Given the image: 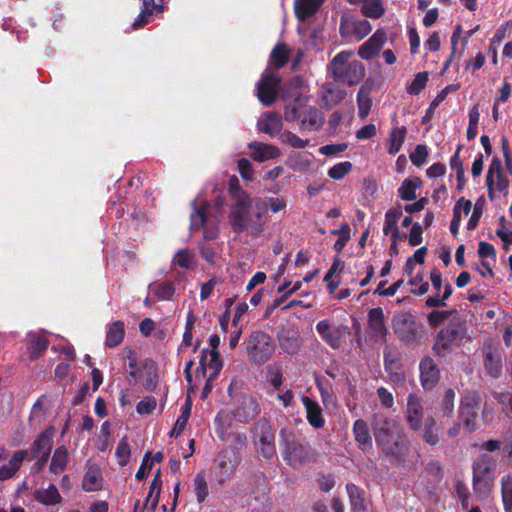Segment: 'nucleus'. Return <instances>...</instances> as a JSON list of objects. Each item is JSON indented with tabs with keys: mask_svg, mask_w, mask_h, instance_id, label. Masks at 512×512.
<instances>
[{
	"mask_svg": "<svg viewBox=\"0 0 512 512\" xmlns=\"http://www.w3.org/2000/svg\"><path fill=\"white\" fill-rule=\"evenodd\" d=\"M217 462L222 474L228 477L240 463V457L234 449H226L219 454Z\"/></svg>",
	"mask_w": 512,
	"mask_h": 512,
	"instance_id": "obj_28",
	"label": "nucleus"
},
{
	"mask_svg": "<svg viewBox=\"0 0 512 512\" xmlns=\"http://www.w3.org/2000/svg\"><path fill=\"white\" fill-rule=\"evenodd\" d=\"M154 294L161 300H168L174 294L172 283L166 282L155 286Z\"/></svg>",
	"mask_w": 512,
	"mask_h": 512,
	"instance_id": "obj_64",
	"label": "nucleus"
},
{
	"mask_svg": "<svg viewBox=\"0 0 512 512\" xmlns=\"http://www.w3.org/2000/svg\"><path fill=\"white\" fill-rule=\"evenodd\" d=\"M161 486L162 480L160 477V471H158L150 484L149 493L145 499V506L150 505L151 511H154L158 505Z\"/></svg>",
	"mask_w": 512,
	"mask_h": 512,
	"instance_id": "obj_42",
	"label": "nucleus"
},
{
	"mask_svg": "<svg viewBox=\"0 0 512 512\" xmlns=\"http://www.w3.org/2000/svg\"><path fill=\"white\" fill-rule=\"evenodd\" d=\"M280 77L276 70L268 66L257 83V97L265 105H271L277 98Z\"/></svg>",
	"mask_w": 512,
	"mask_h": 512,
	"instance_id": "obj_13",
	"label": "nucleus"
},
{
	"mask_svg": "<svg viewBox=\"0 0 512 512\" xmlns=\"http://www.w3.org/2000/svg\"><path fill=\"white\" fill-rule=\"evenodd\" d=\"M472 209V202L470 200L461 197L453 208V217L450 222V232L455 237L458 234L459 227L462 220V212L468 215Z\"/></svg>",
	"mask_w": 512,
	"mask_h": 512,
	"instance_id": "obj_29",
	"label": "nucleus"
},
{
	"mask_svg": "<svg viewBox=\"0 0 512 512\" xmlns=\"http://www.w3.org/2000/svg\"><path fill=\"white\" fill-rule=\"evenodd\" d=\"M429 80V74L426 71L419 72L415 75L412 83L407 87V92L410 95H419L425 89Z\"/></svg>",
	"mask_w": 512,
	"mask_h": 512,
	"instance_id": "obj_53",
	"label": "nucleus"
},
{
	"mask_svg": "<svg viewBox=\"0 0 512 512\" xmlns=\"http://www.w3.org/2000/svg\"><path fill=\"white\" fill-rule=\"evenodd\" d=\"M254 207L255 212L252 213V198L249 193L237 195L236 203L231 205L228 215V224L233 232H246L256 237L264 231L267 224L266 207L262 201H257Z\"/></svg>",
	"mask_w": 512,
	"mask_h": 512,
	"instance_id": "obj_1",
	"label": "nucleus"
},
{
	"mask_svg": "<svg viewBox=\"0 0 512 512\" xmlns=\"http://www.w3.org/2000/svg\"><path fill=\"white\" fill-rule=\"evenodd\" d=\"M361 14L367 18L379 19L385 14L382 0H368L360 5Z\"/></svg>",
	"mask_w": 512,
	"mask_h": 512,
	"instance_id": "obj_41",
	"label": "nucleus"
},
{
	"mask_svg": "<svg viewBox=\"0 0 512 512\" xmlns=\"http://www.w3.org/2000/svg\"><path fill=\"white\" fill-rule=\"evenodd\" d=\"M299 347L300 343L297 337L282 338L280 340V348L290 355L297 353Z\"/></svg>",
	"mask_w": 512,
	"mask_h": 512,
	"instance_id": "obj_63",
	"label": "nucleus"
},
{
	"mask_svg": "<svg viewBox=\"0 0 512 512\" xmlns=\"http://www.w3.org/2000/svg\"><path fill=\"white\" fill-rule=\"evenodd\" d=\"M407 136V128L405 126L396 127L391 130L388 139V153L390 155L397 154Z\"/></svg>",
	"mask_w": 512,
	"mask_h": 512,
	"instance_id": "obj_36",
	"label": "nucleus"
},
{
	"mask_svg": "<svg viewBox=\"0 0 512 512\" xmlns=\"http://www.w3.org/2000/svg\"><path fill=\"white\" fill-rule=\"evenodd\" d=\"M486 180L495 182L498 192L505 195L508 193L510 182L504 173L502 161L499 157L492 158L486 173Z\"/></svg>",
	"mask_w": 512,
	"mask_h": 512,
	"instance_id": "obj_19",
	"label": "nucleus"
},
{
	"mask_svg": "<svg viewBox=\"0 0 512 512\" xmlns=\"http://www.w3.org/2000/svg\"><path fill=\"white\" fill-rule=\"evenodd\" d=\"M232 413L228 410H221L216 418V432L222 440H226L229 435V430L232 425Z\"/></svg>",
	"mask_w": 512,
	"mask_h": 512,
	"instance_id": "obj_39",
	"label": "nucleus"
},
{
	"mask_svg": "<svg viewBox=\"0 0 512 512\" xmlns=\"http://www.w3.org/2000/svg\"><path fill=\"white\" fill-rule=\"evenodd\" d=\"M496 463L489 454L480 455L472 465V486L474 494L480 498H487L494 487Z\"/></svg>",
	"mask_w": 512,
	"mask_h": 512,
	"instance_id": "obj_3",
	"label": "nucleus"
},
{
	"mask_svg": "<svg viewBox=\"0 0 512 512\" xmlns=\"http://www.w3.org/2000/svg\"><path fill=\"white\" fill-rule=\"evenodd\" d=\"M392 325L395 335L406 346H415L423 338L424 325L409 312L395 315Z\"/></svg>",
	"mask_w": 512,
	"mask_h": 512,
	"instance_id": "obj_4",
	"label": "nucleus"
},
{
	"mask_svg": "<svg viewBox=\"0 0 512 512\" xmlns=\"http://www.w3.org/2000/svg\"><path fill=\"white\" fill-rule=\"evenodd\" d=\"M482 405V397L478 391H468L462 396L459 416L468 432L477 428V418Z\"/></svg>",
	"mask_w": 512,
	"mask_h": 512,
	"instance_id": "obj_9",
	"label": "nucleus"
},
{
	"mask_svg": "<svg viewBox=\"0 0 512 512\" xmlns=\"http://www.w3.org/2000/svg\"><path fill=\"white\" fill-rule=\"evenodd\" d=\"M402 214V209L399 206L393 207L385 213V221L383 226V233L385 235H389L391 230L397 227V223L401 218Z\"/></svg>",
	"mask_w": 512,
	"mask_h": 512,
	"instance_id": "obj_52",
	"label": "nucleus"
},
{
	"mask_svg": "<svg viewBox=\"0 0 512 512\" xmlns=\"http://www.w3.org/2000/svg\"><path fill=\"white\" fill-rule=\"evenodd\" d=\"M428 157V148L424 144H418L414 152L410 154V160L413 165L420 167L423 165Z\"/></svg>",
	"mask_w": 512,
	"mask_h": 512,
	"instance_id": "obj_59",
	"label": "nucleus"
},
{
	"mask_svg": "<svg viewBox=\"0 0 512 512\" xmlns=\"http://www.w3.org/2000/svg\"><path fill=\"white\" fill-rule=\"evenodd\" d=\"M372 426L376 443L382 448L383 452L397 463L403 462L407 446L400 434L397 422L384 414L376 413L373 416Z\"/></svg>",
	"mask_w": 512,
	"mask_h": 512,
	"instance_id": "obj_2",
	"label": "nucleus"
},
{
	"mask_svg": "<svg viewBox=\"0 0 512 512\" xmlns=\"http://www.w3.org/2000/svg\"><path fill=\"white\" fill-rule=\"evenodd\" d=\"M501 496L505 512H512V476L510 474L501 478Z\"/></svg>",
	"mask_w": 512,
	"mask_h": 512,
	"instance_id": "obj_45",
	"label": "nucleus"
},
{
	"mask_svg": "<svg viewBox=\"0 0 512 512\" xmlns=\"http://www.w3.org/2000/svg\"><path fill=\"white\" fill-rule=\"evenodd\" d=\"M456 310H434L428 314L427 320L431 327L443 324Z\"/></svg>",
	"mask_w": 512,
	"mask_h": 512,
	"instance_id": "obj_56",
	"label": "nucleus"
},
{
	"mask_svg": "<svg viewBox=\"0 0 512 512\" xmlns=\"http://www.w3.org/2000/svg\"><path fill=\"white\" fill-rule=\"evenodd\" d=\"M124 323L115 321L108 326L106 334V345L108 347L118 346L124 338Z\"/></svg>",
	"mask_w": 512,
	"mask_h": 512,
	"instance_id": "obj_40",
	"label": "nucleus"
},
{
	"mask_svg": "<svg viewBox=\"0 0 512 512\" xmlns=\"http://www.w3.org/2000/svg\"><path fill=\"white\" fill-rule=\"evenodd\" d=\"M420 381L425 390L433 389L440 380V369L434 360L425 356L419 363Z\"/></svg>",
	"mask_w": 512,
	"mask_h": 512,
	"instance_id": "obj_18",
	"label": "nucleus"
},
{
	"mask_svg": "<svg viewBox=\"0 0 512 512\" xmlns=\"http://www.w3.org/2000/svg\"><path fill=\"white\" fill-rule=\"evenodd\" d=\"M274 351L275 346L269 335L260 331L251 334L247 353L252 362L261 365L273 355Z\"/></svg>",
	"mask_w": 512,
	"mask_h": 512,
	"instance_id": "obj_10",
	"label": "nucleus"
},
{
	"mask_svg": "<svg viewBox=\"0 0 512 512\" xmlns=\"http://www.w3.org/2000/svg\"><path fill=\"white\" fill-rule=\"evenodd\" d=\"M263 204L265 205L266 209L269 208L272 213L284 212L287 207L286 200L279 197H269L267 198L266 204Z\"/></svg>",
	"mask_w": 512,
	"mask_h": 512,
	"instance_id": "obj_61",
	"label": "nucleus"
},
{
	"mask_svg": "<svg viewBox=\"0 0 512 512\" xmlns=\"http://www.w3.org/2000/svg\"><path fill=\"white\" fill-rule=\"evenodd\" d=\"M194 493L196 495L198 503H203L208 495L209 488L208 483L203 473H197L194 477Z\"/></svg>",
	"mask_w": 512,
	"mask_h": 512,
	"instance_id": "obj_49",
	"label": "nucleus"
},
{
	"mask_svg": "<svg viewBox=\"0 0 512 512\" xmlns=\"http://www.w3.org/2000/svg\"><path fill=\"white\" fill-rule=\"evenodd\" d=\"M421 184L422 181L417 177L415 179H405L398 189V196L404 201L415 200L416 190L420 188Z\"/></svg>",
	"mask_w": 512,
	"mask_h": 512,
	"instance_id": "obj_38",
	"label": "nucleus"
},
{
	"mask_svg": "<svg viewBox=\"0 0 512 512\" xmlns=\"http://www.w3.org/2000/svg\"><path fill=\"white\" fill-rule=\"evenodd\" d=\"M455 396L456 394L453 389L449 388L445 391L439 404V411L442 417L451 418L453 416Z\"/></svg>",
	"mask_w": 512,
	"mask_h": 512,
	"instance_id": "obj_48",
	"label": "nucleus"
},
{
	"mask_svg": "<svg viewBox=\"0 0 512 512\" xmlns=\"http://www.w3.org/2000/svg\"><path fill=\"white\" fill-rule=\"evenodd\" d=\"M344 98V92L337 86L329 84L321 91V106L331 108L333 105L338 104Z\"/></svg>",
	"mask_w": 512,
	"mask_h": 512,
	"instance_id": "obj_34",
	"label": "nucleus"
},
{
	"mask_svg": "<svg viewBox=\"0 0 512 512\" xmlns=\"http://www.w3.org/2000/svg\"><path fill=\"white\" fill-rule=\"evenodd\" d=\"M369 324L373 331L383 334L386 331L384 324V314L381 308H372L368 314Z\"/></svg>",
	"mask_w": 512,
	"mask_h": 512,
	"instance_id": "obj_51",
	"label": "nucleus"
},
{
	"mask_svg": "<svg viewBox=\"0 0 512 512\" xmlns=\"http://www.w3.org/2000/svg\"><path fill=\"white\" fill-rule=\"evenodd\" d=\"M29 456L28 450H18L9 459L8 463L0 466V481L13 478L19 471L23 461Z\"/></svg>",
	"mask_w": 512,
	"mask_h": 512,
	"instance_id": "obj_23",
	"label": "nucleus"
},
{
	"mask_svg": "<svg viewBox=\"0 0 512 512\" xmlns=\"http://www.w3.org/2000/svg\"><path fill=\"white\" fill-rule=\"evenodd\" d=\"M258 130L269 136H276L282 130V118L275 112L262 114L257 122Z\"/></svg>",
	"mask_w": 512,
	"mask_h": 512,
	"instance_id": "obj_22",
	"label": "nucleus"
},
{
	"mask_svg": "<svg viewBox=\"0 0 512 512\" xmlns=\"http://www.w3.org/2000/svg\"><path fill=\"white\" fill-rule=\"evenodd\" d=\"M280 141L283 144H287L293 148H304L308 145V140H303L290 131L283 132L280 135Z\"/></svg>",
	"mask_w": 512,
	"mask_h": 512,
	"instance_id": "obj_58",
	"label": "nucleus"
},
{
	"mask_svg": "<svg viewBox=\"0 0 512 512\" xmlns=\"http://www.w3.org/2000/svg\"><path fill=\"white\" fill-rule=\"evenodd\" d=\"M280 445L284 460L294 466L300 463L304 458V448L298 442L293 431L282 428L280 431Z\"/></svg>",
	"mask_w": 512,
	"mask_h": 512,
	"instance_id": "obj_14",
	"label": "nucleus"
},
{
	"mask_svg": "<svg viewBox=\"0 0 512 512\" xmlns=\"http://www.w3.org/2000/svg\"><path fill=\"white\" fill-rule=\"evenodd\" d=\"M130 446L128 444V439L124 436L118 443L115 456L117 458L118 464L120 466H125L128 464L130 460Z\"/></svg>",
	"mask_w": 512,
	"mask_h": 512,
	"instance_id": "obj_54",
	"label": "nucleus"
},
{
	"mask_svg": "<svg viewBox=\"0 0 512 512\" xmlns=\"http://www.w3.org/2000/svg\"><path fill=\"white\" fill-rule=\"evenodd\" d=\"M103 486V478L100 468L88 462L86 464V470L82 481V487L85 491H98Z\"/></svg>",
	"mask_w": 512,
	"mask_h": 512,
	"instance_id": "obj_25",
	"label": "nucleus"
},
{
	"mask_svg": "<svg viewBox=\"0 0 512 512\" xmlns=\"http://www.w3.org/2000/svg\"><path fill=\"white\" fill-rule=\"evenodd\" d=\"M372 30V26L368 20L354 21V36L361 40L366 37Z\"/></svg>",
	"mask_w": 512,
	"mask_h": 512,
	"instance_id": "obj_62",
	"label": "nucleus"
},
{
	"mask_svg": "<svg viewBox=\"0 0 512 512\" xmlns=\"http://www.w3.org/2000/svg\"><path fill=\"white\" fill-rule=\"evenodd\" d=\"M248 147L252 150V158L258 162L276 159L281 155L280 149L272 144L252 142Z\"/></svg>",
	"mask_w": 512,
	"mask_h": 512,
	"instance_id": "obj_24",
	"label": "nucleus"
},
{
	"mask_svg": "<svg viewBox=\"0 0 512 512\" xmlns=\"http://www.w3.org/2000/svg\"><path fill=\"white\" fill-rule=\"evenodd\" d=\"M35 499L43 505H56L61 503L62 497L55 485H49L46 489H40L35 493Z\"/></svg>",
	"mask_w": 512,
	"mask_h": 512,
	"instance_id": "obj_37",
	"label": "nucleus"
},
{
	"mask_svg": "<svg viewBox=\"0 0 512 512\" xmlns=\"http://www.w3.org/2000/svg\"><path fill=\"white\" fill-rule=\"evenodd\" d=\"M386 33L383 30H376L374 34L365 41L358 49V55L363 60H371L378 55L385 44Z\"/></svg>",
	"mask_w": 512,
	"mask_h": 512,
	"instance_id": "obj_20",
	"label": "nucleus"
},
{
	"mask_svg": "<svg viewBox=\"0 0 512 512\" xmlns=\"http://www.w3.org/2000/svg\"><path fill=\"white\" fill-rule=\"evenodd\" d=\"M254 443L263 457L271 459L275 455V435L272 424L265 419L257 421L253 427Z\"/></svg>",
	"mask_w": 512,
	"mask_h": 512,
	"instance_id": "obj_12",
	"label": "nucleus"
},
{
	"mask_svg": "<svg viewBox=\"0 0 512 512\" xmlns=\"http://www.w3.org/2000/svg\"><path fill=\"white\" fill-rule=\"evenodd\" d=\"M325 0H295L294 9L296 17L300 21H304L307 18L314 15Z\"/></svg>",
	"mask_w": 512,
	"mask_h": 512,
	"instance_id": "obj_30",
	"label": "nucleus"
},
{
	"mask_svg": "<svg viewBox=\"0 0 512 512\" xmlns=\"http://www.w3.org/2000/svg\"><path fill=\"white\" fill-rule=\"evenodd\" d=\"M484 367L487 373L497 379L502 373V357L499 351L491 346L484 350Z\"/></svg>",
	"mask_w": 512,
	"mask_h": 512,
	"instance_id": "obj_26",
	"label": "nucleus"
},
{
	"mask_svg": "<svg viewBox=\"0 0 512 512\" xmlns=\"http://www.w3.org/2000/svg\"><path fill=\"white\" fill-rule=\"evenodd\" d=\"M485 204V199L483 197H480L475 205H474V209H473V212H472V215L470 217V219L468 220V223H467V229L468 230H473L475 229L478 224H479V221H480V218L483 214V206Z\"/></svg>",
	"mask_w": 512,
	"mask_h": 512,
	"instance_id": "obj_57",
	"label": "nucleus"
},
{
	"mask_svg": "<svg viewBox=\"0 0 512 512\" xmlns=\"http://www.w3.org/2000/svg\"><path fill=\"white\" fill-rule=\"evenodd\" d=\"M466 328L461 323H450L436 335L432 350L440 357H446L453 349L459 347L464 339Z\"/></svg>",
	"mask_w": 512,
	"mask_h": 512,
	"instance_id": "obj_5",
	"label": "nucleus"
},
{
	"mask_svg": "<svg viewBox=\"0 0 512 512\" xmlns=\"http://www.w3.org/2000/svg\"><path fill=\"white\" fill-rule=\"evenodd\" d=\"M244 414L242 415L238 410L236 413V417L241 422H248L253 419L257 415V405L252 399H246L242 402Z\"/></svg>",
	"mask_w": 512,
	"mask_h": 512,
	"instance_id": "obj_55",
	"label": "nucleus"
},
{
	"mask_svg": "<svg viewBox=\"0 0 512 512\" xmlns=\"http://www.w3.org/2000/svg\"><path fill=\"white\" fill-rule=\"evenodd\" d=\"M54 434L55 429L53 427H49L34 440L30 447V450H28L30 454V459L36 458L39 455L50 454L53 445Z\"/></svg>",
	"mask_w": 512,
	"mask_h": 512,
	"instance_id": "obj_21",
	"label": "nucleus"
},
{
	"mask_svg": "<svg viewBox=\"0 0 512 512\" xmlns=\"http://www.w3.org/2000/svg\"><path fill=\"white\" fill-rule=\"evenodd\" d=\"M199 364L200 367L199 370H197V379L194 382L191 374L193 361L190 360L186 363V380L191 386H196L200 381V377L209 376L210 379H215L222 369V362L219 359L218 351H208L207 349L202 350Z\"/></svg>",
	"mask_w": 512,
	"mask_h": 512,
	"instance_id": "obj_7",
	"label": "nucleus"
},
{
	"mask_svg": "<svg viewBox=\"0 0 512 512\" xmlns=\"http://www.w3.org/2000/svg\"><path fill=\"white\" fill-rule=\"evenodd\" d=\"M210 205L201 199H196L193 202V212L190 216V229L192 231L203 229V236L205 240H213L217 237L218 221L211 220L208 217V210Z\"/></svg>",
	"mask_w": 512,
	"mask_h": 512,
	"instance_id": "obj_8",
	"label": "nucleus"
},
{
	"mask_svg": "<svg viewBox=\"0 0 512 512\" xmlns=\"http://www.w3.org/2000/svg\"><path fill=\"white\" fill-rule=\"evenodd\" d=\"M289 58V50L284 44H277L271 52L270 59L275 68L273 70H278L283 67Z\"/></svg>",
	"mask_w": 512,
	"mask_h": 512,
	"instance_id": "obj_47",
	"label": "nucleus"
},
{
	"mask_svg": "<svg viewBox=\"0 0 512 512\" xmlns=\"http://www.w3.org/2000/svg\"><path fill=\"white\" fill-rule=\"evenodd\" d=\"M129 375L135 381L141 382L147 390H153L158 383V372L156 364L151 360H146L140 367L137 366L136 357L132 351L128 352Z\"/></svg>",
	"mask_w": 512,
	"mask_h": 512,
	"instance_id": "obj_11",
	"label": "nucleus"
},
{
	"mask_svg": "<svg viewBox=\"0 0 512 512\" xmlns=\"http://www.w3.org/2000/svg\"><path fill=\"white\" fill-rule=\"evenodd\" d=\"M316 330L333 349L340 348L343 340L350 334L348 327H331L326 320L318 322Z\"/></svg>",
	"mask_w": 512,
	"mask_h": 512,
	"instance_id": "obj_16",
	"label": "nucleus"
},
{
	"mask_svg": "<svg viewBox=\"0 0 512 512\" xmlns=\"http://www.w3.org/2000/svg\"><path fill=\"white\" fill-rule=\"evenodd\" d=\"M51 407L52 400L48 396L42 395L32 407L29 418L31 424L39 425L42 423Z\"/></svg>",
	"mask_w": 512,
	"mask_h": 512,
	"instance_id": "obj_31",
	"label": "nucleus"
},
{
	"mask_svg": "<svg viewBox=\"0 0 512 512\" xmlns=\"http://www.w3.org/2000/svg\"><path fill=\"white\" fill-rule=\"evenodd\" d=\"M174 262L181 268L194 269L197 264V258L193 251L182 249L174 256Z\"/></svg>",
	"mask_w": 512,
	"mask_h": 512,
	"instance_id": "obj_46",
	"label": "nucleus"
},
{
	"mask_svg": "<svg viewBox=\"0 0 512 512\" xmlns=\"http://www.w3.org/2000/svg\"><path fill=\"white\" fill-rule=\"evenodd\" d=\"M69 462V453L66 446L57 447L51 457L49 471L55 475L62 473Z\"/></svg>",
	"mask_w": 512,
	"mask_h": 512,
	"instance_id": "obj_32",
	"label": "nucleus"
},
{
	"mask_svg": "<svg viewBox=\"0 0 512 512\" xmlns=\"http://www.w3.org/2000/svg\"><path fill=\"white\" fill-rule=\"evenodd\" d=\"M284 118L287 122L298 121L305 130L316 131L325 121L324 115L315 107L303 106L298 108L294 104L285 106Z\"/></svg>",
	"mask_w": 512,
	"mask_h": 512,
	"instance_id": "obj_6",
	"label": "nucleus"
},
{
	"mask_svg": "<svg viewBox=\"0 0 512 512\" xmlns=\"http://www.w3.org/2000/svg\"><path fill=\"white\" fill-rule=\"evenodd\" d=\"M358 115L361 120H365L370 113L372 100L370 91L362 86L357 94Z\"/></svg>",
	"mask_w": 512,
	"mask_h": 512,
	"instance_id": "obj_44",
	"label": "nucleus"
},
{
	"mask_svg": "<svg viewBox=\"0 0 512 512\" xmlns=\"http://www.w3.org/2000/svg\"><path fill=\"white\" fill-rule=\"evenodd\" d=\"M343 270V264L336 258L333 265L324 277V280L328 283V289L330 292H334L339 285L338 274Z\"/></svg>",
	"mask_w": 512,
	"mask_h": 512,
	"instance_id": "obj_50",
	"label": "nucleus"
},
{
	"mask_svg": "<svg viewBox=\"0 0 512 512\" xmlns=\"http://www.w3.org/2000/svg\"><path fill=\"white\" fill-rule=\"evenodd\" d=\"M352 168L350 162H342L329 169L328 175L335 180L342 179Z\"/></svg>",
	"mask_w": 512,
	"mask_h": 512,
	"instance_id": "obj_60",
	"label": "nucleus"
},
{
	"mask_svg": "<svg viewBox=\"0 0 512 512\" xmlns=\"http://www.w3.org/2000/svg\"><path fill=\"white\" fill-rule=\"evenodd\" d=\"M422 437L423 440L431 446H435L439 443L441 438V427L437 425L434 417H428L426 419Z\"/></svg>",
	"mask_w": 512,
	"mask_h": 512,
	"instance_id": "obj_35",
	"label": "nucleus"
},
{
	"mask_svg": "<svg viewBox=\"0 0 512 512\" xmlns=\"http://www.w3.org/2000/svg\"><path fill=\"white\" fill-rule=\"evenodd\" d=\"M27 338L31 356L38 358L47 349L48 341L42 335L32 332L27 335Z\"/></svg>",
	"mask_w": 512,
	"mask_h": 512,
	"instance_id": "obj_43",
	"label": "nucleus"
},
{
	"mask_svg": "<svg viewBox=\"0 0 512 512\" xmlns=\"http://www.w3.org/2000/svg\"><path fill=\"white\" fill-rule=\"evenodd\" d=\"M354 438L362 451L365 452L372 448V438L369 433V428L363 420L354 421Z\"/></svg>",
	"mask_w": 512,
	"mask_h": 512,
	"instance_id": "obj_33",
	"label": "nucleus"
},
{
	"mask_svg": "<svg viewBox=\"0 0 512 512\" xmlns=\"http://www.w3.org/2000/svg\"><path fill=\"white\" fill-rule=\"evenodd\" d=\"M424 407L421 398L410 393L407 397L406 420L413 431H418L423 426Z\"/></svg>",
	"mask_w": 512,
	"mask_h": 512,
	"instance_id": "obj_17",
	"label": "nucleus"
},
{
	"mask_svg": "<svg viewBox=\"0 0 512 512\" xmlns=\"http://www.w3.org/2000/svg\"><path fill=\"white\" fill-rule=\"evenodd\" d=\"M302 403L306 410L309 424L314 428H321L325 424L320 405L307 396L302 397Z\"/></svg>",
	"mask_w": 512,
	"mask_h": 512,
	"instance_id": "obj_27",
	"label": "nucleus"
},
{
	"mask_svg": "<svg viewBox=\"0 0 512 512\" xmlns=\"http://www.w3.org/2000/svg\"><path fill=\"white\" fill-rule=\"evenodd\" d=\"M351 53L343 51L337 54L331 64L330 71L338 83H344L348 86L352 85V72H351Z\"/></svg>",
	"mask_w": 512,
	"mask_h": 512,
	"instance_id": "obj_15",
	"label": "nucleus"
}]
</instances>
